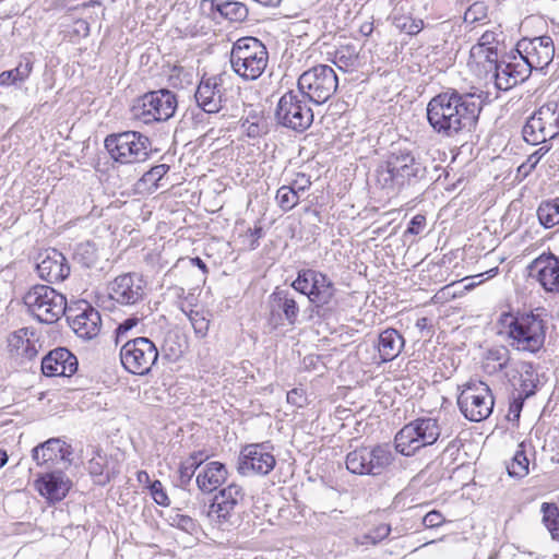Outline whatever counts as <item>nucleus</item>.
I'll return each instance as SVG.
<instances>
[{
  "mask_svg": "<svg viewBox=\"0 0 559 559\" xmlns=\"http://www.w3.org/2000/svg\"><path fill=\"white\" fill-rule=\"evenodd\" d=\"M483 105L481 95L461 94L449 88L429 100L427 120L436 133L453 138L463 130H471L478 120Z\"/></svg>",
  "mask_w": 559,
  "mask_h": 559,
  "instance_id": "obj_1",
  "label": "nucleus"
},
{
  "mask_svg": "<svg viewBox=\"0 0 559 559\" xmlns=\"http://www.w3.org/2000/svg\"><path fill=\"white\" fill-rule=\"evenodd\" d=\"M500 333H506L513 348L531 354L538 353L546 340V321L533 311L502 312L498 319Z\"/></svg>",
  "mask_w": 559,
  "mask_h": 559,
  "instance_id": "obj_2",
  "label": "nucleus"
},
{
  "mask_svg": "<svg viewBox=\"0 0 559 559\" xmlns=\"http://www.w3.org/2000/svg\"><path fill=\"white\" fill-rule=\"evenodd\" d=\"M391 183L399 189L411 188L427 180L428 168L420 156L409 150L393 148L385 159Z\"/></svg>",
  "mask_w": 559,
  "mask_h": 559,
  "instance_id": "obj_3",
  "label": "nucleus"
},
{
  "mask_svg": "<svg viewBox=\"0 0 559 559\" xmlns=\"http://www.w3.org/2000/svg\"><path fill=\"white\" fill-rule=\"evenodd\" d=\"M267 62V49L258 38L242 37L233 45L230 64L234 72L243 80L259 79L265 71Z\"/></svg>",
  "mask_w": 559,
  "mask_h": 559,
  "instance_id": "obj_4",
  "label": "nucleus"
},
{
  "mask_svg": "<svg viewBox=\"0 0 559 559\" xmlns=\"http://www.w3.org/2000/svg\"><path fill=\"white\" fill-rule=\"evenodd\" d=\"M441 429L436 418L423 417L406 424L394 438V449L405 456L414 455L421 448L433 444Z\"/></svg>",
  "mask_w": 559,
  "mask_h": 559,
  "instance_id": "obj_5",
  "label": "nucleus"
},
{
  "mask_svg": "<svg viewBox=\"0 0 559 559\" xmlns=\"http://www.w3.org/2000/svg\"><path fill=\"white\" fill-rule=\"evenodd\" d=\"M23 300L29 313L46 324L57 322L69 309L66 297L48 285L33 286Z\"/></svg>",
  "mask_w": 559,
  "mask_h": 559,
  "instance_id": "obj_6",
  "label": "nucleus"
},
{
  "mask_svg": "<svg viewBox=\"0 0 559 559\" xmlns=\"http://www.w3.org/2000/svg\"><path fill=\"white\" fill-rule=\"evenodd\" d=\"M150 145V139L136 131L109 134L105 139V147L111 158L123 165L146 160Z\"/></svg>",
  "mask_w": 559,
  "mask_h": 559,
  "instance_id": "obj_7",
  "label": "nucleus"
},
{
  "mask_svg": "<svg viewBox=\"0 0 559 559\" xmlns=\"http://www.w3.org/2000/svg\"><path fill=\"white\" fill-rule=\"evenodd\" d=\"M177 108L176 95L169 90H158L139 97L131 107V116L145 124L167 121Z\"/></svg>",
  "mask_w": 559,
  "mask_h": 559,
  "instance_id": "obj_8",
  "label": "nucleus"
},
{
  "mask_svg": "<svg viewBox=\"0 0 559 559\" xmlns=\"http://www.w3.org/2000/svg\"><path fill=\"white\" fill-rule=\"evenodd\" d=\"M309 100L297 91L283 94L277 103L275 119L278 124L297 133L308 130L313 122V111Z\"/></svg>",
  "mask_w": 559,
  "mask_h": 559,
  "instance_id": "obj_9",
  "label": "nucleus"
},
{
  "mask_svg": "<svg viewBox=\"0 0 559 559\" xmlns=\"http://www.w3.org/2000/svg\"><path fill=\"white\" fill-rule=\"evenodd\" d=\"M298 91L309 102L321 105L336 92L338 80L335 71L326 64H319L305 71L297 82Z\"/></svg>",
  "mask_w": 559,
  "mask_h": 559,
  "instance_id": "obj_10",
  "label": "nucleus"
},
{
  "mask_svg": "<svg viewBox=\"0 0 559 559\" xmlns=\"http://www.w3.org/2000/svg\"><path fill=\"white\" fill-rule=\"evenodd\" d=\"M158 349L153 341L145 336L127 340L120 348L122 367L132 374L145 376L158 360Z\"/></svg>",
  "mask_w": 559,
  "mask_h": 559,
  "instance_id": "obj_11",
  "label": "nucleus"
},
{
  "mask_svg": "<svg viewBox=\"0 0 559 559\" xmlns=\"http://www.w3.org/2000/svg\"><path fill=\"white\" fill-rule=\"evenodd\" d=\"M290 286L307 296L316 308L328 306L336 293L332 280L326 274L313 269H300Z\"/></svg>",
  "mask_w": 559,
  "mask_h": 559,
  "instance_id": "obj_12",
  "label": "nucleus"
},
{
  "mask_svg": "<svg viewBox=\"0 0 559 559\" xmlns=\"http://www.w3.org/2000/svg\"><path fill=\"white\" fill-rule=\"evenodd\" d=\"M523 139L532 144H544L559 135V106L556 103L543 105L526 121Z\"/></svg>",
  "mask_w": 559,
  "mask_h": 559,
  "instance_id": "obj_13",
  "label": "nucleus"
},
{
  "mask_svg": "<svg viewBox=\"0 0 559 559\" xmlns=\"http://www.w3.org/2000/svg\"><path fill=\"white\" fill-rule=\"evenodd\" d=\"M493 395L483 381H471L457 396V405L471 421H481L489 417L493 408Z\"/></svg>",
  "mask_w": 559,
  "mask_h": 559,
  "instance_id": "obj_14",
  "label": "nucleus"
},
{
  "mask_svg": "<svg viewBox=\"0 0 559 559\" xmlns=\"http://www.w3.org/2000/svg\"><path fill=\"white\" fill-rule=\"evenodd\" d=\"M146 282L139 273L118 275L108 285L109 298L120 306H135L144 300Z\"/></svg>",
  "mask_w": 559,
  "mask_h": 559,
  "instance_id": "obj_15",
  "label": "nucleus"
},
{
  "mask_svg": "<svg viewBox=\"0 0 559 559\" xmlns=\"http://www.w3.org/2000/svg\"><path fill=\"white\" fill-rule=\"evenodd\" d=\"M275 464V456L265 443H252L241 449L237 462V472L242 476H264L274 469Z\"/></svg>",
  "mask_w": 559,
  "mask_h": 559,
  "instance_id": "obj_16",
  "label": "nucleus"
},
{
  "mask_svg": "<svg viewBox=\"0 0 559 559\" xmlns=\"http://www.w3.org/2000/svg\"><path fill=\"white\" fill-rule=\"evenodd\" d=\"M516 51L531 71L544 70L554 59L555 45L550 36L523 38L518 43Z\"/></svg>",
  "mask_w": 559,
  "mask_h": 559,
  "instance_id": "obj_17",
  "label": "nucleus"
},
{
  "mask_svg": "<svg viewBox=\"0 0 559 559\" xmlns=\"http://www.w3.org/2000/svg\"><path fill=\"white\" fill-rule=\"evenodd\" d=\"M243 499L242 487L233 483L214 496L210 504L209 516L219 524L231 523V519L237 514V509Z\"/></svg>",
  "mask_w": 559,
  "mask_h": 559,
  "instance_id": "obj_18",
  "label": "nucleus"
},
{
  "mask_svg": "<svg viewBox=\"0 0 559 559\" xmlns=\"http://www.w3.org/2000/svg\"><path fill=\"white\" fill-rule=\"evenodd\" d=\"M267 307L270 310L269 323L274 329L283 325L284 321L288 325L297 323L300 309L289 290L276 287L269 296Z\"/></svg>",
  "mask_w": 559,
  "mask_h": 559,
  "instance_id": "obj_19",
  "label": "nucleus"
},
{
  "mask_svg": "<svg viewBox=\"0 0 559 559\" xmlns=\"http://www.w3.org/2000/svg\"><path fill=\"white\" fill-rule=\"evenodd\" d=\"M528 274L546 293L559 295V255L542 253L527 266Z\"/></svg>",
  "mask_w": 559,
  "mask_h": 559,
  "instance_id": "obj_20",
  "label": "nucleus"
},
{
  "mask_svg": "<svg viewBox=\"0 0 559 559\" xmlns=\"http://www.w3.org/2000/svg\"><path fill=\"white\" fill-rule=\"evenodd\" d=\"M66 317L71 329L82 338L91 340L100 331V313L87 302L69 308Z\"/></svg>",
  "mask_w": 559,
  "mask_h": 559,
  "instance_id": "obj_21",
  "label": "nucleus"
},
{
  "mask_svg": "<svg viewBox=\"0 0 559 559\" xmlns=\"http://www.w3.org/2000/svg\"><path fill=\"white\" fill-rule=\"evenodd\" d=\"M36 269L39 277L49 283L62 282L70 274L66 257L57 249H47L40 253Z\"/></svg>",
  "mask_w": 559,
  "mask_h": 559,
  "instance_id": "obj_22",
  "label": "nucleus"
},
{
  "mask_svg": "<svg viewBox=\"0 0 559 559\" xmlns=\"http://www.w3.org/2000/svg\"><path fill=\"white\" fill-rule=\"evenodd\" d=\"M194 97L203 111L218 112L223 108L222 78L218 75L202 78Z\"/></svg>",
  "mask_w": 559,
  "mask_h": 559,
  "instance_id": "obj_23",
  "label": "nucleus"
},
{
  "mask_svg": "<svg viewBox=\"0 0 559 559\" xmlns=\"http://www.w3.org/2000/svg\"><path fill=\"white\" fill-rule=\"evenodd\" d=\"M78 370V359L67 348L59 347L41 359V371L47 377H70Z\"/></svg>",
  "mask_w": 559,
  "mask_h": 559,
  "instance_id": "obj_24",
  "label": "nucleus"
},
{
  "mask_svg": "<svg viewBox=\"0 0 559 559\" xmlns=\"http://www.w3.org/2000/svg\"><path fill=\"white\" fill-rule=\"evenodd\" d=\"M531 72L524 61L521 59L518 61L514 58V61L511 62L500 61L491 78L495 80V85L498 90L508 91L525 81Z\"/></svg>",
  "mask_w": 559,
  "mask_h": 559,
  "instance_id": "obj_25",
  "label": "nucleus"
},
{
  "mask_svg": "<svg viewBox=\"0 0 559 559\" xmlns=\"http://www.w3.org/2000/svg\"><path fill=\"white\" fill-rule=\"evenodd\" d=\"M39 493L51 502L61 501L68 495L72 483L69 477L60 472H51L41 475L35 483Z\"/></svg>",
  "mask_w": 559,
  "mask_h": 559,
  "instance_id": "obj_26",
  "label": "nucleus"
},
{
  "mask_svg": "<svg viewBox=\"0 0 559 559\" xmlns=\"http://www.w3.org/2000/svg\"><path fill=\"white\" fill-rule=\"evenodd\" d=\"M70 447L58 438H51L32 451V457L37 465L69 460Z\"/></svg>",
  "mask_w": 559,
  "mask_h": 559,
  "instance_id": "obj_27",
  "label": "nucleus"
},
{
  "mask_svg": "<svg viewBox=\"0 0 559 559\" xmlns=\"http://www.w3.org/2000/svg\"><path fill=\"white\" fill-rule=\"evenodd\" d=\"M227 476L225 464L214 461L205 465L198 474L195 481L202 492L210 493L219 488L226 481Z\"/></svg>",
  "mask_w": 559,
  "mask_h": 559,
  "instance_id": "obj_28",
  "label": "nucleus"
},
{
  "mask_svg": "<svg viewBox=\"0 0 559 559\" xmlns=\"http://www.w3.org/2000/svg\"><path fill=\"white\" fill-rule=\"evenodd\" d=\"M369 476H380L389 471L395 461V452L390 443L369 447Z\"/></svg>",
  "mask_w": 559,
  "mask_h": 559,
  "instance_id": "obj_29",
  "label": "nucleus"
},
{
  "mask_svg": "<svg viewBox=\"0 0 559 559\" xmlns=\"http://www.w3.org/2000/svg\"><path fill=\"white\" fill-rule=\"evenodd\" d=\"M404 344V337L395 329L382 331L378 337V352L381 362H388L396 358Z\"/></svg>",
  "mask_w": 559,
  "mask_h": 559,
  "instance_id": "obj_30",
  "label": "nucleus"
},
{
  "mask_svg": "<svg viewBox=\"0 0 559 559\" xmlns=\"http://www.w3.org/2000/svg\"><path fill=\"white\" fill-rule=\"evenodd\" d=\"M528 454L535 455V447L531 439H525L519 443L518 450L507 465L508 474L511 477L523 478L530 473Z\"/></svg>",
  "mask_w": 559,
  "mask_h": 559,
  "instance_id": "obj_31",
  "label": "nucleus"
},
{
  "mask_svg": "<svg viewBox=\"0 0 559 559\" xmlns=\"http://www.w3.org/2000/svg\"><path fill=\"white\" fill-rule=\"evenodd\" d=\"M8 346L11 354L19 358L32 360L37 355L35 343L28 337L27 329H20L8 337Z\"/></svg>",
  "mask_w": 559,
  "mask_h": 559,
  "instance_id": "obj_32",
  "label": "nucleus"
},
{
  "mask_svg": "<svg viewBox=\"0 0 559 559\" xmlns=\"http://www.w3.org/2000/svg\"><path fill=\"white\" fill-rule=\"evenodd\" d=\"M201 7L202 9L209 8L211 10L216 7L221 15L231 22H243L249 15L248 7L245 3L235 0H226V2L222 4H215L214 0H202Z\"/></svg>",
  "mask_w": 559,
  "mask_h": 559,
  "instance_id": "obj_33",
  "label": "nucleus"
},
{
  "mask_svg": "<svg viewBox=\"0 0 559 559\" xmlns=\"http://www.w3.org/2000/svg\"><path fill=\"white\" fill-rule=\"evenodd\" d=\"M209 459L205 451L199 450L192 452L186 460H183L178 468V483L177 486L186 489L195 471Z\"/></svg>",
  "mask_w": 559,
  "mask_h": 559,
  "instance_id": "obj_34",
  "label": "nucleus"
},
{
  "mask_svg": "<svg viewBox=\"0 0 559 559\" xmlns=\"http://www.w3.org/2000/svg\"><path fill=\"white\" fill-rule=\"evenodd\" d=\"M369 447H360L347 453L346 468L360 476H369Z\"/></svg>",
  "mask_w": 559,
  "mask_h": 559,
  "instance_id": "obj_35",
  "label": "nucleus"
},
{
  "mask_svg": "<svg viewBox=\"0 0 559 559\" xmlns=\"http://www.w3.org/2000/svg\"><path fill=\"white\" fill-rule=\"evenodd\" d=\"M536 215L544 228H552L559 224V197L540 202Z\"/></svg>",
  "mask_w": 559,
  "mask_h": 559,
  "instance_id": "obj_36",
  "label": "nucleus"
},
{
  "mask_svg": "<svg viewBox=\"0 0 559 559\" xmlns=\"http://www.w3.org/2000/svg\"><path fill=\"white\" fill-rule=\"evenodd\" d=\"M510 360V353L506 347L490 348L485 357L484 370L489 374H495L507 368Z\"/></svg>",
  "mask_w": 559,
  "mask_h": 559,
  "instance_id": "obj_37",
  "label": "nucleus"
},
{
  "mask_svg": "<svg viewBox=\"0 0 559 559\" xmlns=\"http://www.w3.org/2000/svg\"><path fill=\"white\" fill-rule=\"evenodd\" d=\"M469 58L477 64H481L485 72L493 74L499 61V52L481 48V45H474L471 48Z\"/></svg>",
  "mask_w": 559,
  "mask_h": 559,
  "instance_id": "obj_38",
  "label": "nucleus"
},
{
  "mask_svg": "<svg viewBox=\"0 0 559 559\" xmlns=\"http://www.w3.org/2000/svg\"><path fill=\"white\" fill-rule=\"evenodd\" d=\"M32 72V63H19L14 69L0 73V85L11 86L24 82Z\"/></svg>",
  "mask_w": 559,
  "mask_h": 559,
  "instance_id": "obj_39",
  "label": "nucleus"
},
{
  "mask_svg": "<svg viewBox=\"0 0 559 559\" xmlns=\"http://www.w3.org/2000/svg\"><path fill=\"white\" fill-rule=\"evenodd\" d=\"M543 523L554 540H559V508L555 503L542 504Z\"/></svg>",
  "mask_w": 559,
  "mask_h": 559,
  "instance_id": "obj_40",
  "label": "nucleus"
},
{
  "mask_svg": "<svg viewBox=\"0 0 559 559\" xmlns=\"http://www.w3.org/2000/svg\"><path fill=\"white\" fill-rule=\"evenodd\" d=\"M74 259L84 267H94L99 259L95 243L91 241L80 243L75 249Z\"/></svg>",
  "mask_w": 559,
  "mask_h": 559,
  "instance_id": "obj_41",
  "label": "nucleus"
},
{
  "mask_svg": "<svg viewBox=\"0 0 559 559\" xmlns=\"http://www.w3.org/2000/svg\"><path fill=\"white\" fill-rule=\"evenodd\" d=\"M393 25L400 31L407 35H417L424 27V21L421 19H415L407 14H394Z\"/></svg>",
  "mask_w": 559,
  "mask_h": 559,
  "instance_id": "obj_42",
  "label": "nucleus"
},
{
  "mask_svg": "<svg viewBox=\"0 0 559 559\" xmlns=\"http://www.w3.org/2000/svg\"><path fill=\"white\" fill-rule=\"evenodd\" d=\"M275 199L281 210L288 212L299 203L300 195L292 187L284 185L277 189Z\"/></svg>",
  "mask_w": 559,
  "mask_h": 559,
  "instance_id": "obj_43",
  "label": "nucleus"
},
{
  "mask_svg": "<svg viewBox=\"0 0 559 559\" xmlns=\"http://www.w3.org/2000/svg\"><path fill=\"white\" fill-rule=\"evenodd\" d=\"M180 310L188 317L194 333L199 337H204L209 331V320L202 316L199 311L193 309H187V307L181 304Z\"/></svg>",
  "mask_w": 559,
  "mask_h": 559,
  "instance_id": "obj_44",
  "label": "nucleus"
},
{
  "mask_svg": "<svg viewBox=\"0 0 559 559\" xmlns=\"http://www.w3.org/2000/svg\"><path fill=\"white\" fill-rule=\"evenodd\" d=\"M550 150L547 145H542L539 148H537L535 152L528 155L526 160L519 167V171L523 173L524 175H527L531 173L536 165L539 163L542 157Z\"/></svg>",
  "mask_w": 559,
  "mask_h": 559,
  "instance_id": "obj_45",
  "label": "nucleus"
},
{
  "mask_svg": "<svg viewBox=\"0 0 559 559\" xmlns=\"http://www.w3.org/2000/svg\"><path fill=\"white\" fill-rule=\"evenodd\" d=\"M391 532V527L386 524H381L377 526L373 531H371L368 534H365L361 537L360 544L361 545H376L382 539L386 538Z\"/></svg>",
  "mask_w": 559,
  "mask_h": 559,
  "instance_id": "obj_46",
  "label": "nucleus"
},
{
  "mask_svg": "<svg viewBox=\"0 0 559 559\" xmlns=\"http://www.w3.org/2000/svg\"><path fill=\"white\" fill-rule=\"evenodd\" d=\"M169 166L166 164H158L146 171L142 181L145 183H152L155 188L158 187V181L168 173Z\"/></svg>",
  "mask_w": 559,
  "mask_h": 559,
  "instance_id": "obj_47",
  "label": "nucleus"
},
{
  "mask_svg": "<svg viewBox=\"0 0 559 559\" xmlns=\"http://www.w3.org/2000/svg\"><path fill=\"white\" fill-rule=\"evenodd\" d=\"M253 120L251 121L249 118H246L241 122V128L250 138L260 136L264 132V126L262 123V118L259 116H253Z\"/></svg>",
  "mask_w": 559,
  "mask_h": 559,
  "instance_id": "obj_48",
  "label": "nucleus"
},
{
  "mask_svg": "<svg viewBox=\"0 0 559 559\" xmlns=\"http://www.w3.org/2000/svg\"><path fill=\"white\" fill-rule=\"evenodd\" d=\"M141 319L136 316H132L123 320L121 323L118 324L116 328V344H119L123 341V337L127 336L128 332H130L132 329L136 328L140 323Z\"/></svg>",
  "mask_w": 559,
  "mask_h": 559,
  "instance_id": "obj_49",
  "label": "nucleus"
},
{
  "mask_svg": "<svg viewBox=\"0 0 559 559\" xmlns=\"http://www.w3.org/2000/svg\"><path fill=\"white\" fill-rule=\"evenodd\" d=\"M502 32L486 31L479 38L476 45H481V48L498 51V45L500 44V37Z\"/></svg>",
  "mask_w": 559,
  "mask_h": 559,
  "instance_id": "obj_50",
  "label": "nucleus"
},
{
  "mask_svg": "<svg viewBox=\"0 0 559 559\" xmlns=\"http://www.w3.org/2000/svg\"><path fill=\"white\" fill-rule=\"evenodd\" d=\"M346 50L348 51V55H345V50L341 49L337 50L335 53V64L342 69L343 67H349L353 66L354 61L356 60L357 56L354 50L350 49V47H346Z\"/></svg>",
  "mask_w": 559,
  "mask_h": 559,
  "instance_id": "obj_51",
  "label": "nucleus"
},
{
  "mask_svg": "<svg viewBox=\"0 0 559 559\" xmlns=\"http://www.w3.org/2000/svg\"><path fill=\"white\" fill-rule=\"evenodd\" d=\"M297 194L301 195L311 186L310 177L306 174L298 173L296 178L288 185Z\"/></svg>",
  "mask_w": 559,
  "mask_h": 559,
  "instance_id": "obj_52",
  "label": "nucleus"
},
{
  "mask_svg": "<svg viewBox=\"0 0 559 559\" xmlns=\"http://www.w3.org/2000/svg\"><path fill=\"white\" fill-rule=\"evenodd\" d=\"M105 464H106L105 457L97 454L96 456H93L88 461V465H87L88 472L93 476H102L104 473Z\"/></svg>",
  "mask_w": 559,
  "mask_h": 559,
  "instance_id": "obj_53",
  "label": "nucleus"
},
{
  "mask_svg": "<svg viewBox=\"0 0 559 559\" xmlns=\"http://www.w3.org/2000/svg\"><path fill=\"white\" fill-rule=\"evenodd\" d=\"M425 226H426V216L421 215V214H417L411 219L405 234L418 235L423 231Z\"/></svg>",
  "mask_w": 559,
  "mask_h": 559,
  "instance_id": "obj_54",
  "label": "nucleus"
},
{
  "mask_svg": "<svg viewBox=\"0 0 559 559\" xmlns=\"http://www.w3.org/2000/svg\"><path fill=\"white\" fill-rule=\"evenodd\" d=\"M444 522V518L443 515L437 511V510H433V511H430L428 512L424 519H423V523L426 527H429V528H432V527H438L440 526L442 523Z\"/></svg>",
  "mask_w": 559,
  "mask_h": 559,
  "instance_id": "obj_55",
  "label": "nucleus"
},
{
  "mask_svg": "<svg viewBox=\"0 0 559 559\" xmlns=\"http://www.w3.org/2000/svg\"><path fill=\"white\" fill-rule=\"evenodd\" d=\"M484 4L481 2H475L472 4L464 14V21L474 23L475 21H478L480 17L478 16L479 13L485 15L484 13Z\"/></svg>",
  "mask_w": 559,
  "mask_h": 559,
  "instance_id": "obj_56",
  "label": "nucleus"
},
{
  "mask_svg": "<svg viewBox=\"0 0 559 559\" xmlns=\"http://www.w3.org/2000/svg\"><path fill=\"white\" fill-rule=\"evenodd\" d=\"M305 401L302 389H293L287 392V402L289 404L301 407Z\"/></svg>",
  "mask_w": 559,
  "mask_h": 559,
  "instance_id": "obj_57",
  "label": "nucleus"
},
{
  "mask_svg": "<svg viewBox=\"0 0 559 559\" xmlns=\"http://www.w3.org/2000/svg\"><path fill=\"white\" fill-rule=\"evenodd\" d=\"M523 407V397L520 395L518 399H514L509 407V419L510 420H519L520 414Z\"/></svg>",
  "mask_w": 559,
  "mask_h": 559,
  "instance_id": "obj_58",
  "label": "nucleus"
},
{
  "mask_svg": "<svg viewBox=\"0 0 559 559\" xmlns=\"http://www.w3.org/2000/svg\"><path fill=\"white\" fill-rule=\"evenodd\" d=\"M248 235L251 237L249 249L254 250L259 247V239L263 236L261 226H255L253 229H248Z\"/></svg>",
  "mask_w": 559,
  "mask_h": 559,
  "instance_id": "obj_59",
  "label": "nucleus"
},
{
  "mask_svg": "<svg viewBox=\"0 0 559 559\" xmlns=\"http://www.w3.org/2000/svg\"><path fill=\"white\" fill-rule=\"evenodd\" d=\"M174 522L178 527L185 531H189L194 526L193 520L188 515L177 514Z\"/></svg>",
  "mask_w": 559,
  "mask_h": 559,
  "instance_id": "obj_60",
  "label": "nucleus"
},
{
  "mask_svg": "<svg viewBox=\"0 0 559 559\" xmlns=\"http://www.w3.org/2000/svg\"><path fill=\"white\" fill-rule=\"evenodd\" d=\"M153 499L157 504L162 507H168L170 504V500L164 489L155 493Z\"/></svg>",
  "mask_w": 559,
  "mask_h": 559,
  "instance_id": "obj_61",
  "label": "nucleus"
},
{
  "mask_svg": "<svg viewBox=\"0 0 559 559\" xmlns=\"http://www.w3.org/2000/svg\"><path fill=\"white\" fill-rule=\"evenodd\" d=\"M100 5V0H82L78 5L76 8H94V7H99Z\"/></svg>",
  "mask_w": 559,
  "mask_h": 559,
  "instance_id": "obj_62",
  "label": "nucleus"
},
{
  "mask_svg": "<svg viewBox=\"0 0 559 559\" xmlns=\"http://www.w3.org/2000/svg\"><path fill=\"white\" fill-rule=\"evenodd\" d=\"M191 263L195 266H198L204 274L209 272V269L206 264L203 262V260L199 257L192 258Z\"/></svg>",
  "mask_w": 559,
  "mask_h": 559,
  "instance_id": "obj_63",
  "label": "nucleus"
},
{
  "mask_svg": "<svg viewBox=\"0 0 559 559\" xmlns=\"http://www.w3.org/2000/svg\"><path fill=\"white\" fill-rule=\"evenodd\" d=\"M163 489V484L159 480H154L150 486L152 497Z\"/></svg>",
  "mask_w": 559,
  "mask_h": 559,
  "instance_id": "obj_64",
  "label": "nucleus"
}]
</instances>
